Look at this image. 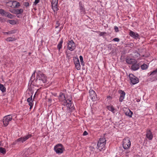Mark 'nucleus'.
Masks as SVG:
<instances>
[{"label":"nucleus","mask_w":157,"mask_h":157,"mask_svg":"<svg viewBox=\"0 0 157 157\" xmlns=\"http://www.w3.org/2000/svg\"><path fill=\"white\" fill-rule=\"evenodd\" d=\"M34 72L33 73V74L30 79V82H31V84H33L35 86L38 87H40L43 85L44 83L45 80L44 79H43L42 81H41L40 79V78H35V73Z\"/></svg>","instance_id":"f257e3e1"},{"label":"nucleus","mask_w":157,"mask_h":157,"mask_svg":"<svg viewBox=\"0 0 157 157\" xmlns=\"http://www.w3.org/2000/svg\"><path fill=\"white\" fill-rule=\"evenodd\" d=\"M106 139L104 137H101L98 141L97 146L98 148L100 151L104 150L105 149V145L106 142Z\"/></svg>","instance_id":"f03ea898"},{"label":"nucleus","mask_w":157,"mask_h":157,"mask_svg":"<svg viewBox=\"0 0 157 157\" xmlns=\"http://www.w3.org/2000/svg\"><path fill=\"white\" fill-rule=\"evenodd\" d=\"M54 150L57 154H60L63 153L64 149L62 144H58L55 146Z\"/></svg>","instance_id":"7ed1b4c3"},{"label":"nucleus","mask_w":157,"mask_h":157,"mask_svg":"<svg viewBox=\"0 0 157 157\" xmlns=\"http://www.w3.org/2000/svg\"><path fill=\"white\" fill-rule=\"evenodd\" d=\"M123 146L124 149H129L131 146V142L128 138L124 139L123 141Z\"/></svg>","instance_id":"20e7f679"},{"label":"nucleus","mask_w":157,"mask_h":157,"mask_svg":"<svg viewBox=\"0 0 157 157\" xmlns=\"http://www.w3.org/2000/svg\"><path fill=\"white\" fill-rule=\"evenodd\" d=\"M12 117L10 115L6 116L3 117V124L5 126H6L9 124V122L12 120Z\"/></svg>","instance_id":"39448f33"},{"label":"nucleus","mask_w":157,"mask_h":157,"mask_svg":"<svg viewBox=\"0 0 157 157\" xmlns=\"http://www.w3.org/2000/svg\"><path fill=\"white\" fill-rule=\"evenodd\" d=\"M32 135L30 134H28L27 135L24 136L23 137H21L16 140V142H21L23 143L25 141L28 140L29 138L31 137Z\"/></svg>","instance_id":"423d86ee"},{"label":"nucleus","mask_w":157,"mask_h":157,"mask_svg":"<svg viewBox=\"0 0 157 157\" xmlns=\"http://www.w3.org/2000/svg\"><path fill=\"white\" fill-rule=\"evenodd\" d=\"M129 77L131 82L133 85L138 83L139 82L138 78L132 74H130Z\"/></svg>","instance_id":"0eeeda50"},{"label":"nucleus","mask_w":157,"mask_h":157,"mask_svg":"<svg viewBox=\"0 0 157 157\" xmlns=\"http://www.w3.org/2000/svg\"><path fill=\"white\" fill-rule=\"evenodd\" d=\"M36 77L38 78V79L40 78V80L42 81L43 79H44L45 80L44 83H46L47 82V77L44 74L40 71H38L37 72Z\"/></svg>","instance_id":"6e6552de"},{"label":"nucleus","mask_w":157,"mask_h":157,"mask_svg":"<svg viewBox=\"0 0 157 157\" xmlns=\"http://www.w3.org/2000/svg\"><path fill=\"white\" fill-rule=\"evenodd\" d=\"M75 44L72 40L69 41L67 47L68 49L71 51H72L75 49Z\"/></svg>","instance_id":"1a4fd4ad"},{"label":"nucleus","mask_w":157,"mask_h":157,"mask_svg":"<svg viewBox=\"0 0 157 157\" xmlns=\"http://www.w3.org/2000/svg\"><path fill=\"white\" fill-rule=\"evenodd\" d=\"M90 97L91 100L94 101L97 100V95L95 92L92 89H90L89 91Z\"/></svg>","instance_id":"9d476101"},{"label":"nucleus","mask_w":157,"mask_h":157,"mask_svg":"<svg viewBox=\"0 0 157 157\" xmlns=\"http://www.w3.org/2000/svg\"><path fill=\"white\" fill-rule=\"evenodd\" d=\"M79 7L80 13L81 14H85L86 13V9L84 4L81 2H79Z\"/></svg>","instance_id":"9b49d317"},{"label":"nucleus","mask_w":157,"mask_h":157,"mask_svg":"<svg viewBox=\"0 0 157 157\" xmlns=\"http://www.w3.org/2000/svg\"><path fill=\"white\" fill-rule=\"evenodd\" d=\"M58 0H53L52 3V8L54 12L57 11L58 10L57 4Z\"/></svg>","instance_id":"f8f14e48"},{"label":"nucleus","mask_w":157,"mask_h":157,"mask_svg":"<svg viewBox=\"0 0 157 157\" xmlns=\"http://www.w3.org/2000/svg\"><path fill=\"white\" fill-rule=\"evenodd\" d=\"M118 92L119 94H120V97H119V101L120 102H122L124 99V98L125 96V93L124 91H123L121 90H120L118 91Z\"/></svg>","instance_id":"ddd939ff"},{"label":"nucleus","mask_w":157,"mask_h":157,"mask_svg":"<svg viewBox=\"0 0 157 157\" xmlns=\"http://www.w3.org/2000/svg\"><path fill=\"white\" fill-rule=\"evenodd\" d=\"M74 63L75 67L77 70H79L80 69V65L79 61L78 58H75L74 59Z\"/></svg>","instance_id":"4468645a"},{"label":"nucleus","mask_w":157,"mask_h":157,"mask_svg":"<svg viewBox=\"0 0 157 157\" xmlns=\"http://www.w3.org/2000/svg\"><path fill=\"white\" fill-rule=\"evenodd\" d=\"M64 105H66L67 108L71 107L72 106V102L71 100L70 99H68L67 100H65L63 103Z\"/></svg>","instance_id":"2eb2a0df"},{"label":"nucleus","mask_w":157,"mask_h":157,"mask_svg":"<svg viewBox=\"0 0 157 157\" xmlns=\"http://www.w3.org/2000/svg\"><path fill=\"white\" fill-rule=\"evenodd\" d=\"M146 137L149 140H152L153 136L151 130L149 129H147L146 131Z\"/></svg>","instance_id":"dca6fc26"},{"label":"nucleus","mask_w":157,"mask_h":157,"mask_svg":"<svg viewBox=\"0 0 157 157\" xmlns=\"http://www.w3.org/2000/svg\"><path fill=\"white\" fill-rule=\"evenodd\" d=\"M129 35L135 39H137L138 38H140V36L138 33L131 30H130V31Z\"/></svg>","instance_id":"f3484780"},{"label":"nucleus","mask_w":157,"mask_h":157,"mask_svg":"<svg viewBox=\"0 0 157 157\" xmlns=\"http://www.w3.org/2000/svg\"><path fill=\"white\" fill-rule=\"evenodd\" d=\"M125 60L126 62L128 64H132L137 63L136 59L132 58H126Z\"/></svg>","instance_id":"a211bd4d"},{"label":"nucleus","mask_w":157,"mask_h":157,"mask_svg":"<svg viewBox=\"0 0 157 157\" xmlns=\"http://www.w3.org/2000/svg\"><path fill=\"white\" fill-rule=\"evenodd\" d=\"M58 98L59 101H65V100H66L64 94L62 92H60L59 93Z\"/></svg>","instance_id":"6ab92c4d"},{"label":"nucleus","mask_w":157,"mask_h":157,"mask_svg":"<svg viewBox=\"0 0 157 157\" xmlns=\"http://www.w3.org/2000/svg\"><path fill=\"white\" fill-rule=\"evenodd\" d=\"M24 10L23 9H14L13 10V13L16 14H21L23 12Z\"/></svg>","instance_id":"aec40b11"},{"label":"nucleus","mask_w":157,"mask_h":157,"mask_svg":"<svg viewBox=\"0 0 157 157\" xmlns=\"http://www.w3.org/2000/svg\"><path fill=\"white\" fill-rule=\"evenodd\" d=\"M137 63L133 64L131 67V69L133 71H136L138 70L140 68V65L139 63Z\"/></svg>","instance_id":"412c9836"},{"label":"nucleus","mask_w":157,"mask_h":157,"mask_svg":"<svg viewBox=\"0 0 157 157\" xmlns=\"http://www.w3.org/2000/svg\"><path fill=\"white\" fill-rule=\"evenodd\" d=\"M124 112L126 116H128L129 117H132L133 112L129 109H127L126 110L124 111Z\"/></svg>","instance_id":"4be33fe9"},{"label":"nucleus","mask_w":157,"mask_h":157,"mask_svg":"<svg viewBox=\"0 0 157 157\" xmlns=\"http://www.w3.org/2000/svg\"><path fill=\"white\" fill-rule=\"evenodd\" d=\"M107 108L109 111H111L113 113H114L115 110V109L114 108L113 106L112 105H109L107 106Z\"/></svg>","instance_id":"5701e85b"},{"label":"nucleus","mask_w":157,"mask_h":157,"mask_svg":"<svg viewBox=\"0 0 157 157\" xmlns=\"http://www.w3.org/2000/svg\"><path fill=\"white\" fill-rule=\"evenodd\" d=\"M8 12H7L5 11L3 9H0V14L2 16H4L6 17Z\"/></svg>","instance_id":"b1692460"},{"label":"nucleus","mask_w":157,"mask_h":157,"mask_svg":"<svg viewBox=\"0 0 157 157\" xmlns=\"http://www.w3.org/2000/svg\"><path fill=\"white\" fill-rule=\"evenodd\" d=\"M63 43V39H61L57 45V48L59 51L60 49L62 48Z\"/></svg>","instance_id":"393cba45"},{"label":"nucleus","mask_w":157,"mask_h":157,"mask_svg":"<svg viewBox=\"0 0 157 157\" xmlns=\"http://www.w3.org/2000/svg\"><path fill=\"white\" fill-rule=\"evenodd\" d=\"M16 32V30H10V31L8 32H4L3 33L4 34H10L15 33Z\"/></svg>","instance_id":"a878e982"},{"label":"nucleus","mask_w":157,"mask_h":157,"mask_svg":"<svg viewBox=\"0 0 157 157\" xmlns=\"http://www.w3.org/2000/svg\"><path fill=\"white\" fill-rule=\"evenodd\" d=\"M16 40V39L15 37H7L6 39V40L7 41H15Z\"/></svg>","instance_id":"bb28decb"},{"label":"nucleus","mask_w":157,"mask_h":157,"mask_svg":"<svg viewBox=\"0 0 157 157\" xmlns=\"http://www.w3.org/2000/svg\"><path fill=\"white\" fill-rule=\"evenodd\" d=\"M0 90L2 93L6 91V88L3 85L0 84Z\"/></svg>","instance_id":"cd10ccee"},{"label":"nucleus","mask_w":157,"mask_h":157,"mask_svg":"<svg viewBox=\"0 0 157 157\" xmlns=\"http://www.w3.org/2000/svg\"><path fill=\"white\" fill-rule=\"evenodd\" d=\"M7 22L12 25H15L16 24V21L14 20H8L7 21Z\"/></svg>","instance_id":"c85d7f7f"},{"label":"nucleus","mask_w":157,"mask_h":157,"mask_svg":"<svg viewBox=\"0 0 157 157\" xmlns=\"http://www.w3.org/2000/svg\"><path fill=\"white\" fill-rule=\"evenodd\" d=\"M95 32H96L97 33H100V34H99V36H105V35H106L107 34V33L106 32H100L99 31H95Z\"/></svg>","instance_id":"c756f323"},{"label":"nucleus","mask_w":157,"mask_h":157,"mask_svg":"<svg viewBox=\"0 0 157 157\" xmlns=\"http://www.w3.org/2000/svg\"><path fill=\"white\" fill-rule=\"evenodd\" d=\"M6 150L5 148L2 147H0V153L3 154H5L6 153Z\"/></svg>","instance_id":"7c9ffc66"},{"label":"nucleus","mask_w":157,"mask_h":157,"mask_svg":"<svg viewBox=\"0 0 157 157\" xmlns=\"http://www.w3.org/2000/svg\"><path fill=\"white\" fill-rule=\"evenodd\" d=\"M141 68L142 70H144L147 69L148 68L147 65L145 64H144L141 66Z\"/></svg>","instance_id":"2f4dec72"},{"label":"nucleus","mask_w":157,"mask_h":157,"mask_svg":"<svg viewBox=\"0 0 157 157\" xmlns=\"http://www.w3.org/2000/svg\"><path fill=\"white\" fill-rule=\"evenodd\" d=\"M6 17H8L9 18L12 19L13 17L14 16L13 15L8 12Z\"/></svg>","instance_id":"473e14b6"},{"label":"nucleus","mask_w":157,"mask_h":157,"mask_svg":"<svg viewBox=\"0 0 157 157\" xmlns=\"http://www.w3.org/2000/svg\"><path fill=\"white\" fill-rule=\"evenodd\" d=\"M149 73H149L148 74L149 76H151V75H154L157 73V71L156 69H155V70H154L152 71L151 72L150 74Z\"/></svg>","instance_id":"72a5a7b5"},{"label":"nucleus","mask_w":157,"mask_h":157,"mask_svg":"<svg viewBox=\"0 0 157 157\" xmlns=\"http://www.w3.org/2000/svg\"><path fill=\"white\" fill-rule=\"evenodd\" d=\"M74 108H73V107H71L70 108H68L67 109V111L68 113H70L71 112L72 110L74 109Z\"/></svg>","instance_id":"f704fd0d"},{"label":"nucleus","mask_w":157,"mask_h":157,"mask_svg":"<svg viewBox=\"0 0 157 157\" xmlns=\"http://www.w3.org/2000/svg\"><path fill=\"white\" fill-rule=\"evenodd\" d=\"M79 58L80 60L81 63L82 65H83V57L82 56H79Z\"/></svg>","instance_id":"c9c22d12"},{"label":"nucleus","mask_w":157,"mask_h":157,"mask_svg":"<svg viewBox=\"0 0 157 157\" xmlns=\"http://www.w3.org/2000/svg\"><path fill=\"white\" fill-rule=\"evenodd\" d=\"M135 53V54H136L135 55V58H137V57H140V53H139L138 52H136Z\"/></svg>","instance_id":"e433bc0d"},{"label":"nucleus","mask_w":157,"mask_h":157,"mask_svg":"<svg viewBox=\"0 0 157 157\" xmlns=\"http://www.w3.org/2000/svg\"><path fill=\"white\" fill-rule=\"evenodd\" d=\"M32 95H31L29 98L27 99V101L28 102L33 101H32Z\"/></svg>","instance_id":"4c0bfd02"},{"label":"nucleus","mask_w":157,"mask_h":157,"mask_svg":"<svg viewBox=\"0 0 157 157\" xmlns=\"http://www.w3.org/2000/svg\"><path fill=\"white\" fill-rule=\"evenodd\" d=\"M23 5L26 7H28L29 6V3L28 2H24Z\"/></svg>","instance_id":"58836bf2"},{"label":"nucleus","mask_w":157,"mask_h":157,"mask_svg":"<svg viewBox=\"0 0 157 157\" xmlns=\"http://www.w3.org/2000/svg\"><path fill=\"white\" fill-rule=\"evenodd\" d=\"M59 23L58 21H57L56 25H55V28H57L59 25Z\"/></svg>","instance_id":"ea45409f"},{"label":"nucleus","mask_w":157,"mask_h":157,"mask_svg":"<svg viewBox=\"0 0 157 157\" xmlns=\"http://www.w3.org/2000/svg\"><path fill=\"white\" fill-rule=\"evenodd\" d=\"M114 27L115 32H118L119 31L118 28L117 26H115Z\"/></svg>","instance_id":"a19ab883"},{"label":"nucleus","mask_w":157,"mask_h":157,"mask_svg":"<svg viewBox=\"0 0 157 157\" xmlns=\"http://www.w3.org/2000/svg\"><path fill=\"white\" fill-rule=\"evenodd\" d=\"M120 40V39H119L118 38H114L113 40V41H116V42H119Z\"/></svg>","instance_id":"79ce46f5"},{"label":"nucleus","mask_w":157,"mask_h":157,"mask_svg":"<svg viewBox=\"0 0 157 157\" xmlns=\"http://www.w3.org/2000/svg\"><path fill=\"white\" fill-rule=\"evenodd\" d=\"M129 46H130L131 47H132L134 46V44L132 43H130V44H127Z\"/></svg>","instance_id":"37998d69"},{"label":"nucleus","mask_w":157,"mask_h":157,"mask_svg":"<svg viewBox=\"0 0 157 157\" xmlns=\"http://www.w3.org/2000/svg\"><path fill=\"white\" fill-rule=\"evenodd\" d=\"M39 1L40 0H35V1L34 2V4L36 5L39 2Z\"/></svg>","instance_id":"c03bdc74"},{"label":"nucleus","mask_w":157,"mask_h":157,"mask_svg":"<svg viewBox=\"0 0 157 157\" xmlns=\"http://www.w3.org/2000/svg\"><path fill=\"white\" fill-rule=\"evenodd\" d=\"M88 134V133L86 131H85L83 134V136H86Z\"/></svg>","instance_id":"a18cd8bd"},{"label":"nucleus","mask_w":157,"mask_h":157,"mask_svg":"<svg viewBox=\"0 0 157 157\" xmlns=\"http://www.w3.org/2000/svg\"><path fill=\"white\" fill-rule=\"evenodd\" d=\"M33 101L30 102H29V105L30 106H33V103H32Z\"/></svg>","instance_id":"49530a36"},{"label":"nucleus","mask_w":157,"mask_h":157,"mask_svg":"<svg viewBox=\"0 0 157 157\" xmlns=\"http://www.w3.org/2000/svg\"><path fill=\"white\" fill-rule=\"evenodd\" d=\"M20 6V3L19 2H17L16 5V7H17L18 6Z\"/></svg>","instance_id":"de8ad7c7"},{"label":"nucleus","mask_w":157,"mask_h":157,"mask_svg":"<svg viewBox=\"0 0 157 157\" xmlns=\"http://www.w3.org/2000/svg\"><path fill=\"white\" fill-rule=\"evenodd\" d=\"M16 15H17V16L18 17H19V18L21 17H22V16H21V14H20L19 15L16 14Z\"/></svg>","instance_id":"09e8293b"},{"label":"nucleus","mask_w":157,"mask_h":157,"mask_svg":"<svg viewBox=\"0 0 157 157\" xmlns=\"http://www.w3.org/2000/svg\"><path fill=\"white\" fill-rule=\"evenodd\" d=\"M18 142H16V140L15 141H14V142H13V144H16Z\"/></svg>","instance_id":"8fccbe9b"},{"label":"nucleus","mask_w":157,"mask_h":157,"mask_svg":"<svg viewBox=\"0 0 157 157\" xmlns=\"http://www.w3.org/2000/svg\"><path fill=\"white\" fill-rule=\"evenodd\" d=\"M4 19H3L2 17H0V21H3V20Z\"/></svg>","instance_id":"3c124183"},{"label":"nucleus","mask_w":157,"mask_h":157,"mask_svg":"<svg viewBox=\"0 0 157 157\" xmlns=\"http://www.w3.org/2000/svg\"><path fill=\"white\" fill-rule=\"evenodd\" d=\"M2 141H0V146L2 145Z\"/></svg>","instance_id":"603ef678"},{"label":"nucleus","mask_w":157,"mask_h":157,"mask_svg":"<svg viewBox=\"0 0 157 157\" xmlns=\"http://www.w3.org/2000/svg\"><path fill=\"white\" fill-rule=\"evenodd\" d=\"M33 107V106H30V107L29 108L30 109H31Z\"/></svg>","instance_id":"864d4df0"},{"label":"nucleus","mask_w":157,"mask_h":157,"mask_svg":"<svg viewBox=\"0 0 157 157\" xmlns=\"http://www.w3.org/2000/svg\"><path fill=\"white\" fill-rule=\"evenodd\" d=\"M136 101L137 102H139L140 101V100L139 99H137Z\"/></svg>","instance_id":"5fc2aeb1"},{"label":"nucleus","mask_w":157,"mask_h":157,"mask_svg":"<svg viewBox=\"0 0 157 157\" xmlns=\"http://www.w3.org/2000/svg\"><path fill=\"white\" fill-rule=\"evenodd\" d=\"M111 98V97L110 96H107V98Z\"/></svg>","instance_id":"6e6d98bb"},{"label":"nucleus","mask_w":157,"mask_h":157,"mask_svg":"<svg viewBox=\"0 0 157 157\" xmlns=\"http://www.w3.org/2000/svg\"><path fill=\"white\" fill-rule=\"evenodd\" d=\"M156 17H157V14H156Z\"/></svg>","instance_id":"4d7b16f0"},{"label":"nucleus","mask_w":157,"mask_h":157,"mask_svg":"<svg viewBox=\"0 0 157 157\" xmlns=\"http://www.w3.org/2000/svg\"><path fill=\"white\" fill-rule=\"evenodd\" d=\"M156 80H157V78L156 79Z\"/></svg>","instance_id":"13d9d810"}]
</instances>
